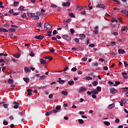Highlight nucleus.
Returning a JSON list of instances; mask_svg holds the SVG:
<instances>
[{
	"label": "nucleus",
	"mask_w": 128,
	"mask_h": 128,
	"mask_svg": "<svg viewBox=\"0 0 128 128\" xmlns=\"http://www.w3.org/2000/svg\"><path fill=\"white\" fill-rule=\"evenodd\" d=\"M69 16H70L71 18H76V16H74V13H70V14H69Z\"/></svg>",
	"instance_id": "2f4dec72"
},
{
	"label": "nucleus",
	"mask_w": 128,
	"mask_h": 128,
	"mask_svg": "<svg viewBox=\"0 0 128 128\" xmlns=\"http://www.w3.org/2000/svg\"><path fill=\"white\" fill-rule=\"evenodd\" d=\"M44 28L46 30H50V29L52 28V26L48 24V22H46L44 24Z\"/></svg>",
	"instance_id": "f257e3e1"
},
{
	"label": "nucleus",
	"mask_w": 128,
	"mask_h": 128,
	"mask_svg": "<svg viewBox=\"0 0 128 128\" xmlns=\"http://www.w3.org/2000/svg\"><path fill=\"white\" fill-rule=\"evenodd\" d=\"M118 52H119L120 54H124L126 52V51H124V49H118Z\"/></svg>",
	"instance_id": "ddd939ff"
},
{
	"label": "nucleus",
	"mask_w": 128,
	"mask_h": 128,
	"mask_svg": "<svg viewBox=\"0 0 128 128\" xmlns=\"http://www.w3.org/2000/svg\"><path fill=\"white\" fill-rule=\"evenodd\" d=\"M74 42H78V44H80V42H79L80 40H78V38H76L74 39Z\"/></svg>",
	"instance_id": "c9c22d12"
},
{
	"label": "nucleus",
	"mask_w": 128,
	"mask_h": 128,
	"mask_svg": "<svg viewBox=\"0 0 128 128\" xmlns=\"http://www.w3.org/2000/svg\"><path fill=\"white\" fill-rule=\"evenodd\" d=\"M80 40H84L86 38L84 34H80Z\"/></svg>",
	"instance_id": "f3484780"
},
{
	"label": "nucleus",
	"mask_w": 128,
	"mask_h": 128,
	"mask_svg": "<svg viewBox=\"0 0 128 128\" xmlns=\"http://www.w3.org/2000/svg\"><path fill=\"white\" fill-rule=\"evenodd\" d=\"M50 6L52 8H58V6L54 4H51L50 5Z\"/></svg>",
	"instance_id": "49530a36"
},
{
	"label": "nucleus",
	"mask_w": 128,
	"mask_h": 128,
	"mask_svg": "<svg viewBox=\"0 0 128 128\" xmlns=\"http://www.w3.org/2000/svg\"><path fill=\"white\" fill-rule=\"evenodd\" d=\"M18 4H19L18 2H14V6H16Z\"/></svg>",
	"instance_id": "09e8293b"
},
{
	"label": "nucleus",
	"mask_w": 128,
	"mask_h": 128,
	"mask_svg": "<svg viewBox=\"0 0 128 128\" xmlns=\"http://www.w3.org/2000/svg\"><path fill=\"white\" fill-rule=\"evenodd\" d=\"M76 10H84V8L82 6H78Z\"/></svg>",
	"instance_id": "aec40b11"
},
{
	"label": "nucleus",
	"mask_w": 128,
	"mask_h": 128,
	"mask_svg": "<svg viewBox=\"0 0 128 128\" xmlns=\"http://www.w3.org/2000/svg\"><path fill=\"white\" fill-rule=\"evenodd\" d=\"M76 48L79 50H82V48L80 46H77Z\"/></svg>",
	"instance_id": "052dcab7"
},
{
	"label": "nucleus",
	"mask_w": 128,
	"mask_h": 128,
	"mask_svg": "<svg viewBox=\"0 0 128 128\" xmlns=\"http://www.w3.org/2000/svg\"><path fill=\"white\" fill-rule=\"evenodd\" d=\"M8 12H9V14H14V10L12 9V10H9Z\"/></svg>",
	"instance_id": "bf43d9fd"
},
{
	"label": "nucleus",
	"mask_w": 128,
	"mask_h": 128,
	"mask_svg": "<svg viewBox=\"0 0 128 128\" xmlns=\"http://www.w3.org/2000/svg\"><path fill=\"white\" fill-rule=\"evenodd\" d=\"M40 78L41 80H44V78H46V76L44 75L40 76Z\"/></svg>",
	"instance_id": "de8ad7c7"
},
{
	"label": "nucleus",
	"mask_w": 128,
	"mask_h": 128,
	"mask_svg": "<svg viewBox=\"0 0 128 128\" xmlns=\"http://www.w3.org/2000/svg\"><path fill=\"white\" fill-rule=\"evenodd\" d=\"M76 68L74 67L73 68H72V72H76Z\"/></svg>",
	"instance_id": "864d4df0"
},
{
	"label": "nucleus",
	"mask_w": 128,
	"mask_h": 128,
	"mask_svg": "<svg viewBox=\"0 0 128 128\" xmlns=\"http://www.w3.org/2000/svg\"><path fill=\"white\" fill-rule=\"evenodd\" d=\"M92 86H96L98 84V81H94V82H92Z\"/></svg>",
	"instance_id": "6ab92c4d"
},
{
	"label": "nucleus",
	"mask_w": 128,
	"mask_h": 128,
	"mask_svg": "<svg viewBox=\"0 0 128 128\" xmlns=\"http://www.w3.org/2000/svg\"><path fill=\"white\" fill-rule=\"evenodd\" d=\"M91 92L92 94H98V92L96 89Z\"/></svg>",
	"instance_id": "dca6fc26"
},
{
	"label": "nucleus",
	"mask_w": 128,
	"mask_h": 128,
	"mask_svg": "<svg viewBox=\"0 0 128 128\" xmlns=\"http://www.w3.org/2000/svg\"><path fill=\"white\" fill-rule=\"evenodd\" d=\"M58 34V31H56V30H54V31H53V32H52V34L53 35H56V34Z\"/></svg>",
	"instance_id": "a18cd8bd"
},
{
	"label": "nucleus",
	"mask_w": 128,
	"mask_h": 128,
	"mask_svg": "<svg viewBox=\"0 0 128 128\" xmlns=\"http://www.w3.org/2000/svg\"><path fill=\"white\" fill-rule=\"evenodd\" d=\"M26 14L21 15V18H26Z\"/></svg>",
	"instance_id": "c03bdc74"
},
{
	"label": "nucleus",
	"mask_w": 128,
	"mask_h": 128,
	"mask_svg": "<svg viewBox=\"0 0 128 128\" xmlns=\"http://www.w3.org/2000/svg\"><path fill=\"white\" fill-rule=\"evenodd\" d=\"M5 60H6L7 62H8L10 60V57H6V58H5Z\"/></svg>",
	"instance_id": "e2e57ef3"
},
{
	"label": "nucleus",
	"mask_w": 128,
	"mask_h": 128,
	"mask_svg": "<svg viewBox=\"0 0 128 128\" xmlns=\"http://www.w3.org/2000/svg\"><path fill=\"white\" fill-rule=\"evenodd\" d=\"M24 7L23 6H20L18 8V10H20L22 12V11L24 10Z\"/></svg>",
	"instance_id": "ea45409f"
},
{
	"label": "nucleus",
	"mask_w": 128,
	"mask_h": 128,
	"mask_svg": "<svg viewBox=\"0 0 128 128\" xmlns=\"http://www.w3.org/2000/svg\"><path fill=\"white\" fill-rule=\"evenodd\" d=\"M58 82L60 83V84H63L64 82H66V81L64 80H62L60 78H58Z\"/></svg>",
	"instance_id": "1a4fd4ad"
},
{
	"label": "nucleus",
	"mask_w": 128,
	"mask_h": 128,
	"mask_svg": "<svg viewBox=\"0 0 128 128\" xmlns=\"http://www.w3.org/2000/svg\"><path fill=\"white\" fill-rule=\"evenodd\" d=\"M108 108L109 110H112V108H114V104H111L108 106Z\"/></svg>",
	"instance_id": "412c9836"
},
{
	"label": "nucleus",
	"mask_w": 128,
	"mask_h": 128,
	"mask_svg": "<svg viewBox=\"0 0 128 128\" xmlns=\"http://www.w3.org/2000/svg\"><path fill=\"white\" fill-rule=\"evenodd\" d=\"M23 80L25 82H30V78H23Z\"/></svg>",
	"instance_id": "a211bd4d"
},
{
	"label": "nucleus",
	"mask_w": 128,
	"mask_h": 128,
	"mask_svg": "<svg viewBox=\"0 0 128 128\" xmlns=\"http://www.w3.org/2000/svg\"><path fill=\"white\" fill-rule=\"evenodd\" d=\"M81 14H84V16H86V11L83 10Z\"/></svg>",
	"instance_id": "680f3d73"
},
{
	"label": "nucleus",
	"mask_w": 128,
	"mask_h": 128,
	"mask_svg": "<svg viewBox=\"0 0 128 128\" xmlns=\"http://www.w3.org/2000/svg\"><path fill=\"white\" fill-rule=\"evenodd\" d=\"M98 66V62H93L92 64V66Z\"/></svg>",
	"instance_id": "393cba45"
},
{
	"label": "nucleus",
	"mask_w": 128,
	"mask_h": 128,
	"mask_svg": "<svg viewBox=\"0 0 128 128\" xmlns=\"http://www.w3.org/2000/svg\"><path fill=\"white\" fill-rule=\"evenodd\" d=\"M93 34H98V30H95L93 31Z\"/></svg>",
	"instance_id": "8fccbe9b"
},
{
	"label": "nucleus",
	"mask_w": 128,
	"mask_h": 128,
	"mask_svg": "<svg viewBox=\"0 0 128 128\" xmlns=\"http://www.w3.org/2000/svg\"><path fill=\"white\" fill-rule=\"evenodd\" d=\"M70 32L71 34H74V28H71L70 30Z\"/></svg>",
	"instance_id": "3c124183"
},
{
	"label": "nucleus",
	"mask_w": 128,
	"mask_h": 128,
	"mask_svg": "<svg viewBox=\"0 0 128 128\" xmlns=\"http://www.w3.org/2000/svg\"><path fill=\"white\" fill-rule=\"evenodd\" d=\"M112 22H118V20L116 19H113L112 21Z\"/></svg>",
	"instance_id": "13d9d810"
},
{
	"label": "nucleus",
	"mask_w": 128,
	"mask_h": 128,
	"mask_svg": "<svg viewBox=\"0 0 128 128\" xmlns=\"http://www.w3.org/2000/svg\"><path fill=\"white\" fill-rule=\"evenodd\" d=\"M54 98V96H52V94H50L48 96V98Z\"/></svg>",
	"instance_id": "774afa93"
},
{
	"label": "nucleus",
	"mask_w": 128,
	"mask_h": 128,
	"mask_svg": "<svg viewBox=\"0 0 128 128\" xmlns=\"http://www.w3.org/2000/svg\"><path fill=\"white\" fill-rule=\"evenodd\" d=\"M103 70H108V66H104L103 67Z\"/></svg>",
	"instance_id": "0e129e2a"
},
{
	"label": "nucleus",
	"mask_w": 128,
	"mask_h": 128,
	"mask_svg": "<svg viewBox=\"0 0 128 128\" xmlns=\"http://www.w3.org/2000/svg\"><path fill=\"white\" fill-rule=\"evenodd\" d=\"M8 82L10 84H12V82H14V80L12 79H9L8 80Z\"/></svg>",
	"instance_id": "b1692460"
},
{
	"label": "nucleus",
	"mask_w": 128,
	"mask_h": 128,
	"mask_svg": "<svg viewBox=\"0 0 128 128\" xmlns=\"http://www.w3.org/2000/svg\"><path fill=\"white\" fill-rule=\"evenodd\" d=\"M60 108H62V106H57L56 107V110H60Z\"/></svg>",
	"instance_id": "a878e982"
},
{
	"label": "nucleus",
	"mask_w": 128,
	"mask_h": 128,
	"mask_svg": "<svg viewBox=\"0 0 128 128\" xmlns=\"http://www.w3.org/2000/svg\"><path fill=\"white\" fill-rule=\"evenodd\" d=\"M115 122H116V124H120V119L118 118H116V120H115Z\"/></svg>",
	"instance_id": "5fc2aeb1"
},
{
	"label": "nucleus",
	"mask_w": 128,
	"mask_h": 128,
	"mask_svg": "<svg viewBox=\"0 0 128 128\" xmlns=\"http://www.w3.org/2000/svg\"><path fill=\"white\" fill-rule=\"evenodd\" d=\"M88 60L87 58H82V62H86Z\"/></svg>",
	"instance_id": "6e6d98bb"
},
{
	"label": "nucleus",
	"mask_w": 128,
	"mask_h": 128,
	"mask_svg": "<svg viewBox=\"0 0 128 128\" xmlns=\"http://www.w3.org/2000/svg\"><path fill=\"white\" fill-rule=\"evenodd\" d=\"M85 80H92V78L90 76H87L85 78Z\"/></svg>",
	"instance_id": "bb28decb"
},
{
	"label": "nucleus",
	"mask_w": 128,
	"mask_h": 128,
	"mask_svg": "<svg viewBox=\"0 0 128 128\" xmlns=\"http://www.w3.org/2000/svg\"><path fill=\"white\" fill-rule=\"evenodd\" d=\"M126 30H128V27L124 26V27H123V28H122L121 30H122V32H126Z\"/></svg>",
	"instance_id": "5701e85b"
},
{
	"label": "nucleus",
	"mask_w": 128,
	"mask_h": 128,
	"mask_svg": "<svg viewBox=\"0 0 128 128\" xmlns=\"http://www.w3.org/2000/svg\"><path fill=\"white\" fill-rule=\"evenodd\" d=\"M36 26L39 28H42V22H40L36 24Z\"/></svg>",
	"instance_id": "a19ab883"
},
{
	"label": "nucleus",
	"mask_w": 128,
	"mask_h": 128,
	"mask_svg": "<svg viewBox=\"0 0 128 128\" xmlns=\"http://www.w3.org/2000/svg\"><path fill=\"white\" fill-rule=\"evenodd\" d=\"M61 93L62 94H64V96H68V92L66 91H62L61 92Z\"/></svg>",
	"instance_id": "c756f323"
},
{
	"label": "nucleus",
	"mask_w": 128,
	"mask_h": 128,
	"mask_svg": "<svg viewBox=\"0 0 128 128\" xmlns=\"http://www.w3.org/2000/svg\"><path fill=\"white\" fill-rule=\"evenodd\" d=\"M105 126H110V123L109 122L106 121L104 122Z\"/></svg>",
	"instance_id": "473e14b6"
},
{
	"label": "nucleus",
	"mask_w": 128,
	"mask_h": 128,
	"mask_svg": "<svg viewBox=\"0 0 128 128\" xmlns=\"http://www.w3.org/2000/svg\"><path fill=\"white\" fill-rule=\"evenodd\" d=\"M110 92L111 94H116L118 92V90H116L114 88H111L110 89Z\"/></svg>",
	"instance_id": "0eeeda50"
},
{
	"label": "nucleus",
	"mask_w": 128,
	"mask_h": 128,
	"mask_svg": "<svg viewBox=\"0 0 128 128\" xmlns=\"http://www.w3.org/2000/svg\"><path fill=\"white\" fill-rule=\"evenodd\" d=\"M8 31L9 32H16V29L12 28H10L8 29Z\"/></svg>",
	"instance_id": "cd10ccee"
},
{
	"label": "nucleus",
	"mask_w": 128,
	"mask_h": 128,
	"mask_svg": "<svg viewBox=\"0 0 128 128\" xmlns=\"http://www.w3.org/2000/svg\"><path fill=\"white\" fill-rule=\"evenodd\" d=\"M26 92L28 96H32V89H27Z\"/></svg>",
	"instance_id": "2eb2a0df"
},
{
	"label": "nucleus",
	"mask_w": 128,
	"mask_h": 128,
	"mask_svg": "<svg viewBox=\"0 0 128 128\" xmlns=\"http://www.w3.org/2000/svg\"><path fill=\"white\" fill-rule=\"evenodd\" d=\"M52 40H56V42H57L59 43L60 44H62V42L60 40H58V38H56V37H52Z\"/></svg>",
	"instance_id": "9b49d317"
},
{
	"label": "nucleus",
	"mask_w": 128,
	"mask_h": 128,
	"mask_svg": "<svg viewBox=\"0 0 128 128\" xmlns=\"http://www.w3.org/2000/svg\"><path fill=\"white\" fill-rule=\"evenodd\" d=\"M96 90L97 92H100V90H102V88H100V86H97Z\"/></svg>",
	"instance_id": "79ce46f5"
},
{
	"label": "nucleus",
	"mask_w": 128,
	"mask_h": 128,
	"mask_svg": "<svg viewBox=\"0 0 128 128\" xmlns=\"http://www.w3.org/2000/svg\"><path fill=\"white\" fill-rule=\"evenodd\" d=\"M8 32V30L4 28H0V32Z\"/></svg>",
	"instance_id": "f8f14e48"
},
{
	"label": "nucleus",
	"mask_w": 128,
	"mask_h": 128,
	"mask_svg": "<svg viewBox=\"0 0 128 128\" xmlns=\"http://www.w3.org/2000/svg\"><path fill=\"white\" fill-rule=\"evenodd\" d=\"M12 104L14 105V108L15 109L18 108V106L20 105V104H19V103L16 101L13 102Z\"/></svg>",
	"instance_id": "7ed1b4c3"
},
{
	"label": "nucleus",
	"mask_w": 128,
	"mask_h": 128,
	"mask_svg": "<svg viewBox=\"0 0 128 128\" xmlns=\"http://www.w3.org/2000/svg\"><path fill=\"white\" fill-rule=\"evenodd\" d=\"M124 67L125 68H127V66H128V63H126V61H124Z\"/></svg>",
	"instance_id": "4d7b16f0"
},
{
	"label": "nucleus",
	"mask_w": 128,
	"mask_h": 128,
	"mask_svg": "<svg viewBox=\"0 0 128 128\" xmlns=\"http://www.w3.org/2000/svg\"><path fill=\"white\" fill-rule=\"evenodd\" d=\"M86 90V88L84 87H81L78 90V92L80 93Z\"/></svg>",
	"instance_id": "20e7f679"
},
{
	"label": "nucleus",
	"mask_w": 128,
	"mask_h": 128,
	"mask_svg": "<svg viewBox=\"0 0 128 128\" xmlns=\"http://www.w3.org/2000/svg\"><path fill=\"white\" fill-rule=\"evenodd\" d=\"M4 28H10V24H6L4 25Z\"/></svg>",
	"instance_id": "7c9ffc66"
},
{
	"label": "nucleus",
	"mask_w": 128,
	"mask_h": 128,
	"mask_svg": "<svg viewBox=\"0 0 128 128\" xmlns=\"http://www.w3.org/2000/svg\"><path fill=\"white\" fill-rule=\"evenodd\" d=\"M72 22V19L69 18L66 20V22Z\"/></svg>",
	"instance_id": "69168bd1"
},
{
	"label": "nucleus",
	"mask_w": 128,
	"mask_h": 128,
	"mask_svg": "<svg viewBox=\"0 0 128 128\" xmlns=\"http://www.w3.org/2000/svg\"><path fill=\"white\" fill-rule=\"evenodd\" d=\"M89 46H90V48H94L95 45H94V44H89Z\"/></svg>",
	"instance_id": "603ef678"
},
{
	"label": "nucleus",
	"mask_w": 128,
	"mask_h": 128,
	"mask_svg": "<svg viewBox=\"0 0 128 128\" xmlns=\"http://www.w3.org/2000/svg\"><path fill=\"white\" fill-rule=\"evenodd\" d=\"M24 70L25 72L28 73V72H30V68H24Z\"/></svg>",
	"instance_id": "4468645a"
},
{
	"label": "nucleus",
	"mask_w": 128,
	"mask_h": 128,
	"mask_svg": "<svg viewBox=\"0 0 128 128\" xmlns=\"http://www.w3.org/2000/svg\"><path fill=\"white\" fill-rule=\"evenodd\" d=\"M74 84V82L73 80H70L68 82V84H69L70 86H72Z\"/></svg>",
	"instance_id": "4be33fe9"
},
{
	"label": "nucleus",
	"mask_w": 128,
	"mask_h": 128,
	"mask_svg": "<svg viewBox=\"0 0 128 128\" xmlns=\"http://www.w3.org/2000/svg\"><path fill=\"white\" fill-rule=\"evenodd\" d=\"M40 64H46V61L42 58L40 59Z\"/></svg>",
	"instance_id": "423d86ee"
},
{
	"label": "nucleus",
	"mask_w": 128,
	"mask_h": 128,
	"mask_svg": "<svg viewBox=\"0 0 128 128\" xmlns=\"http://www.w3.org/2000/svg\"><path fill=\"white\" fill-rule=\"evenodd\" d=\"M34 20H38L40 18V17H38V16H34L33 17Z\"/></svg>",
	"instance_id": "58836bf2"
},
{
	"label": "nucleus",
	"mask_w": 128,
	"mask_h": 128,
	"mask_svg": "<svg viewBox=\"0 0 128 128\" xmlns=\"http://www.w3.org/2000/svg\"><path fill=\"white\" fill-rule=\"evenodd\" d=\"M3 124H4V126H8V123L6 120H4L3 122Z\"/></svg>",
	"instance_id": "e433bc0d"
},
{
	"label": "nucleus",
	"mask_w": 128,
	"mask_h": 128,
	"mask_svg": "<svg viewBox=\"0 0 128 128\" xmlns=\"http://www.w3.org/2000/svg\"><path fill=\"white\" fill-rule=\"evenodd\" d=\"M92 98H96V94H92Z\"/></svg>",
	"instance_id": "338daca9"
},
{
	"label": "nucleus",
	"mask_w": 128,
	"mask_h": 128,
	"mask_svg": "<svg viewBox=\"0 0 128 128\" xmlns=\"http://www.w3.org/2000/svg\"><path fill=\"white\" fill-rule=\"evenodd\" d=\"M62 6H70V2H64Z\"/></svg>",
	"instance_id": "6e6552de"
},
{
	"label": "nucleus",
	"mask_w": 128,
	"mask_h": 128,
	"mask_svg": "<svg viewBox=\"0 0 128 128\" xmlns=\"http://www.w3.org/2000/svg\"><path fill=\"white\" fill-rule=\"evenodd\" d=\"M48 32V34H47V36H52V31L48 32Z\"/></svg>",
	"instance_id": "37998d69"
},
{
	"label": "nucleus",
	"mask_w": 128,
	"mask_h": 128,
	"mask_svg": "<svg viewBox=\"0 0 128 128\" xmlns=\"http://www.w3.org/2000/svg\"><path fill=\"white\" fill-rule=\"evenodd\" d=\"M62 38H64V40H72V38H70V36H68V35H64L62 36Z\"/></svg>",
	"instance_id": "f03ea898"
},
{
	"label": "nucleus",
	"mask_w": 128,
	"mask_h": 128,
	"mask_svg": "<svg viewBox=\"0 0 128 128\" xmlns=\"http://www.w3.org/2000/svg\"><path fill=\"white\" fill-rule=\"evenodd\" d=\"M96 8H104L106 6L103 4H102L100 3H98L97 6H96Z\"/></svg>",
	"instance_id": "39448f33"
},
{
	"label": "nucleus",
	"mask_w": 128,
	"mask_h": 128,
	"mask_svg": "<svg viewBox=\"0 0 128 128\" xmlns=\"http://www.w3.org/2000/svg\"><path fill=\"white\" fill-rule=\"evenodd\" d=\"M14 58H20V54H18L14 56Z\"/></svg>",
	"instance_id": "c85d7f7f"
},
{
	"label": "nucleus",
	"mask_w": 128,
	"mask_h": 128,
	"mask_svg": "<svg viewBox=\"0 0 128 128\" xmlns=\"http://www.w3.org/2000/svg\"><path fill=\"white\" fill-rule=\"evenodd\" d=\"M10 105L8 104H4L3 106L4 108H8Z\"/></svg>",
	"instance_id": "72a5a7b5"
},
{
	"label": "nucleus",
	"mask_w": 128,
	"mask_h": 128,
	"mask_svg": "<svg viewBox=\"0 0 128 128\" xmlns=\"http://www.w3.org/2000/svg\"><path fill=\"white\" fill-rule=\"evenodd\" d=\"M120 102H122L124 104H126V100L125 99H122L121 101Z\"/></svg>",
	"instance_id": "f704fd0d"
},
{
	"label": "nucleus",
	"mask_w": 128,
	"mask_h": 128,
	"mask_svg": "<svg viewBox=\"0 0 128 128\" xmlns=\"http://www.w3.org/2000/svg\"><path fill=\"white\" fill-rule=\"evenodd\" d=\"M34 38H36V40H42L44 38V36H36L34 37Z\"/></svg>",
	"instance_id": "9d476101"
},
{
	"label": "nucleus",
	"mask_w": 128,
	"mask_h": 128,
	"mask_svg": "<svg viewBox=\"0 0 128 128\" xmlns=\"http://www.w3.org/2000/svg\"><path fill=\"white\" fill-rule=\"evenodd\" d=\"M78 122L79 123L82 124H84V120L82 119H79L78 120Z\"/></svg>",
	"instance_id": "4c0bfd02"
}]
</instances>
